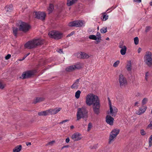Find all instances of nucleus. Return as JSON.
<instances>
[{
    "label": "nucleus",
    "mask_w": 152,
    "mask_h": 152,
    "mask_svg": "<svg viewBox=\"0 0 152 152\" xmlns=\"http://www.w3.org/2000/svg\"><path fill=\"white\" fill-rule=\"evenodd\" d=\"M148 100V99L146 98H144L142 101V104L143 105L145 104Z\"/></svg>",
    "instance_id": "473e14b6"
},
{
    "label": "nucleus",
    "mask_w": 152,
    "mask_h": 152,
    "mask_svg": "<svg viewBox=\"0 0 152 152\" xmlns=\"http://www.w3.org/2000/svg\"><path fill=\"white\" fill-rule=\"evenodd\" d=\"M7 12H11L13 10V6L12 4L7 5L5 7Z\"/></svg>",
    "instance_id": "6ab92c4d"
},
{
    "label": "nucleus",
    "mask_w": 152,
    "mask_h": 152,
    "mask_svg": "<svg viewBox=\"0 0 152 152\" xmlns=\"http://www.w3.org/2000/svg\"><path fill=\"white\" fill-rule=\"evenodd\" d=\"M69 121V120L68 119H66V120H63L61 121L59 123V124H63L65 122H68Z\"/></svg>",
    "instance_id": "c03bdc74"
},
{
    "label": "nucleus",
    "mask_w": 152,
    "mask_h": 152,
    "mask_svg": "<svg viewBox=\"0 0 152 152\" xmlns=\"http://www.w3.org/2000/svg\"><path fill=\"white\" fill-rule=\"evenodd\" d=\"M45 100V98L43 97H36V99L33 100L32 103L34 104H36L37 103L42 102Z\"/></svg>",
    "instance_id": "dca6fc26"
},
{
    "label": "nucleus",
    "mask_w": 152,
    "mask_h": 152,
    "mask_svg": "<svg viewBox=\"0 0 152 152\" xmlns=\"http://www.w3.org/2000/svg\"><path fill=\"white\" fill-rule=\"evenodd\" d=\"M77 57L80 59L88 58L89 56L84 52H81L80 53H77Z\"/></svg>",
    "instance_id": "4468645a"
},
{
    "label": "nucleus",
    "mask_w": 152,
    "mask_h": 152,
    "mask_svg": "<svg viewBox=\"0 0 152 152\" xmlns=\"http://www.w3.org/2000/svg\"><path fill=\"white\" fill-rule=\"evenodd\" d=\"M82 138V135L80 133L77 132L73 134L71 136V138L74 141L80 140Z\"/></svg>",
    "instance_id": "ddd939ff"
},
{
    "label": "nucleus",
    "mask_w": 152,
    "mask_h": 152,
    "mask_svg": "<svg viewBox=\"0 0 152 152\" xmlns=\"http://www.w3.org/2000/svg\"><path fill=\"white\" fill-rule=\"evenodd\" d=\"M134 43L135 45H137L139 43V39L138 37H136L134 39Z\"/></svg>",
    "instance_id": "2f4dec72"
},
{
    "label": "nucleus",
    "mask_w": 152,
    "mask_h": 152,
    "mask_svg": "<svg viewBox=\"0 0 152 152\" xmlns=\"http://www.w3.org/2000/svg\"><path fill=\"white\" fill-rule=\"evenodd\" d=\"M74 34V31H72L70 33L68 34V35H67V37H70L72 35Z\"/></svg>",
    "instance_id": "3c124183"
},
{
    "label": "nucleus",
    "mask_w": 152,
    "mask_h": 152,
    "mask_svg": "<svg viewBox=\"0 0 152 152\" xmlns=\"http://www.w3.org/2000/svg\"><path fill=\"white\" fill-rule=\"evenodd\" d=\"M134 1L138 3H140L141 2V0H134Z\"/></svg>",
    "instance_id": "603ef678"
},
{
    "label": "nucleus",
    "mask_w": 152,
    "mask_h": 152,
    "mask_svg": "<svg viewBox=\"0 0 152 152\" xmlns=\"http://www.w3.org/2000/svg\"><path fill=\"white\" fill-rule=\"evenodd\" d=\"M149 144L150 147L152 145V135L150 136L149 138Z\"/></svg>",
    "instance_id": "7c9ffc66"
},
{
    "label": "nucleus",
    "mask_w": 152,
    "mask_h": 152,
    "mask_svg": "<svg viewBox=\"0 0 152 152\" xmlns=\"http://www.w3.org/2000/svg\"><path fill=\"white\" fill-rule=\"evenodd\" d=\"M74 65L75 66V69H80L82 67L80 64H77Z\"/></svg>",
    "instance_id": "72a5a7b5"
},
{
    "label": "nucleus",
    "mask_w": 152,
    "mask_h": 152,
    "mask_svg": "<svg viewBox=\"0 0 152 152\" xmlns=\"http://www.w3.org/2000/svg\"><path fill=\"white\" fill-rule=\"evenodd\" d=\"M127 66L129 65V66H132V63L131 61H129L127 63Z\"/></svg>",
    "instance_id": "5fc2aeb1"
},
{
    "label": "nucleus",
    "mask_w": 152,
    "mask_h": 152,
    "mask_svg": "<svg viewBox=\"0 0 152 152\" xmlns=\"http://www.w3.org/2000/svg\"><path fill=\"white\" fill-rule=\"evenodd\" d=\"M69 147V146L68 145L64 146L62 147V149H63L65 148H68Z\"/></svg>",
    "instance_id": "0e129e2a"
},
{
    "label": "nucleus",
    "mask_w": 152,
    "mask_h": 152,
    "mask_svg": "<svg viewBox=\"0 0 152 152\" xmlns=\"http://www.w3.org/2000/svg\"><path fill=\"white\" fill-rule=\"evenodd\" d=\"M101 37H102L101 36L98 37H97V40L100 41V40H101Z\"/></svg>",
    "instance_id": "052dcab7"
},
{
    "label": "nucleus",
    "mask_w": 152,
    "mask_h": 152,
    "mask_svg": "<svg viewBox=\"0 0 152 152\" xmlns=\"http://www.w3.org/2000/svg\"><path fill=\"white\" fill-rule=\"evenodd\" d=\"M127 48L125 46H124L123 48H121L120 50V53L122 55H124L126 53Z\"/></svg>",
    "instance_id": "b1692460"
},
{
    "label": "nucleus",
    "mask_w": 152,
    "mask_h": 152,
    "mask_svg": "<svg viewBox=\"0 0 152 152\" xmlns=\"http://www.w3.org/2000/svg\"><path fill=\"white\" fill-rule=\"evenodd\" d=\"M119 63V61H117L114 63L113 65V66H114V67H117Z\"/></svg>",
    "instance_id": "4c0bfd02"
},
{
    "label": "nucleus",
    "mask_w": 152,
    "mask_h": 152,
    "mask_svg": "<svg viewBox=\"0 0 152 152\" xmlns=\"http://www.w3.org/2000/svg\"><path fill=\"white\" fill-rule=\"evenodd\" d=\"M78 87V85L76 84L75 83H74L71 86V88L72 89L77 88Z\"/></svg>",
    "instance_id": "c9c22d12"
},
{
    "label": "nucleus",
    "mask_w": 152,
    "mask_h": 152,
    "mask_svg": "<svg viewBox=\"0 0 152 152\" xmlns=\"http://www.w3.org/2000/svg\"><path fill=\"white\" fill-rule=\"evenodd\" d=\"M119 132V129H114L111 131L110 133L109 138V144H111L114 141Z\"/></svg>",
    "instance_id": "423d86ee"
},
{
    "label": "nucleus",
    "mask_w": 152,
    "mask_h": 152,
    "mask_svg": "<svg viewBox=\"0 0 152 152\" xmlns=\"http://www.w3.org/2000/svg\"><path fill=\"white\" fill-rule=\"evenodd\" d=\"M146 128L147 129L152 130V124H149L148 125Z\"/></svg>",
    "instance_id": "58836bf2"
},
{
    "label": "nucleus",
    "mask_w": 152,
    "mask_h": 152,
    "mask_svg": "<svg viewBox=\"0 0 152 152\" xmlns=\"http://www.w3.org/2000/svg\"><path fill=\"white\" fill-rule=\"evenodd\" d=\"M144 56V62L149 66L152 65V53L150 51H147Z\"/></svg>",
    "instance_id": "39448f33"
},
{
    "label": "nucleus",
    "mask_w": 152,
    "mask_h": 152,
    "mask_svg": "<svg viewBox=\"0 0 152 152\" xmlns=\"http://www.w3.org/2000/svg\"><path fill=\"white\" fill-rule=\"evenodd\" d=\"M114 118L110 115H107L106 118V121L107 124H113Z\"/></svg>",
    "instance_id": "f3484780"
},
{
    "label": "nucleus",
    "mask_w": 152,
    "mask_h": 152,
    "mask_svg": "<svg viewBox=\"0 0 152 152\" xmlns=\"http://www.w3.org/2000/svg\"><path fill=\"white\" fill-rule=\"evenodd\" d=\"M119 82L120 86L121 88L125 87L127 84V81L126 78L122 74H120L119 76Z\"/></svg>",
    "instance_id": "f8f14e48"
},
{
    "label": "nucleus",
    "mask_w": 152,
    "mask_h": 152,
    "mask_svg": "<svg viewBox=\"0 0 152 152\" xmlns=\"http://www.w3.org/2000/svg\"><path fill=\"white\" fill-rule=\"evenodd\" d=\"M92 124H88V131H89L91 129V128L92 127Z\"/></svg>",
    "instance_id": "a18cd8bd"
},
{
    "label": "nucleus",
    "mask_w": 152,
    "mask_h": 152,
    "mask_svg": "<svg viewBox=\"0 0 152 152\" xmlns=\"http://www.w3.org/2000/svg\"><path fill=\"white\" fill-rule=\"evenodd\" d=\"M4 87V85L1 83L0 82V88L1 89H3Z\"/></svg>",
    "instance_id": "de8ad7c7"
},
{
    "label": "nucleus",
    "mask_w": 152,
    "mask_h": 152,
    "mask_svg": "<svg viewBox=\"0 0 152 152\" xmlns=\"http://www.w3.org/2000/svg\"><path fill=\"white\" fill-rule=\"evenodd\" d=\"M44 40L40 38L34 39L26 42L24 47L28 49H32L40 46L44 43Z\"/></svg>",
    "instance_id": "f257e3e1"
},
{
    "label": "nucleus",
    "mask_w": 152,
    "mask_h": 152,
    "mask_svg": "<svg viewBox=\"0 0 152 152\" xmlns=\"http://www.w3.org/2000/svg\"><path fill=\"white\" fill-rule=\"evenodd\" d=\"M77 1L78 0H67L66 5L68 6H72L76 3Z\"/></svg>",
    "instance_id": "aec40b11"
},
{
    "label": "nucleus",
    "mask_w": 152,
    "mask_h": 152,
    "mask_svg": "<svg viewBox=\"0 0 152 152\" xmlns=\"http://www.w3.org/2000/svg\"><path fill=\"white\" fill-rule=\"evenodd\" d=\"M19 29L17 28L13 27L12 28L13 33L15 37H17L18 31Z\"/></svg>",
    "instance_id": "393cba45"
},
{
    "label": "nucleus",
    "mask_w": 152,
    "mask_h": 152,
    "mask_svg": "<svg viewBox=\"0 0 152 152\" xmlns=\"http://www.w3.org/2000/svg\"><path fill=\"white\" fill-rule=\"evenodd\" d=\"M22 149V145H19L16 146L13 149V152H20Z\"/></svg>",
    "instance_id": "4be33fe9"
},
{
    "label": "nucleus",
    "mask_w": 152,
    "mask_h": 152,
    "mask_svg": "<svg viewBox=\"0 0 152 152\" xmlns=\"http://www.w3.org/2000/svg\"><path fill=\"white\" fill-rule=\"evenodd\" d=\"M140 134H141L142 135H145V134L146 133L145 132V131L143 129H141L140 130Z\"/></svg>",
    "instance_id": "79ce46f5"
},
{
    "label": "nucleus",
    "mask_w": 152,
    "mask_h": 152,
    "mask_svg": "<svg viewBox=\"0 0 152 152\" xmlns=\"http://www.w3.org/2000/svg\"><path fill=\"white\" fill-rule=\"evenodd\" d=\"M48 110L49 111V114H50L52 115L56 114V113H55V112L54 109L53 110L50 109Z\"/></svg>",
    "instance_id": "c756f323"
},
{
    "label": "nucleus",
    "mask_w": 152,
    "mask_h": 152,
    "mask_svg": "<svg viewBox=\"0 0 152 152\" xmlns=\"http://www.w3.org/2000/svg\"><path fill=\"white\" fill-rule=\"evenodd\" d=\"M92 108L94 113L98 115L100 113V100L98 98L92 104Z\"/></svg>",
    "instance_id": "0eeeda50"
},
{
    "label": "nucleus",
    "mask_w": 152,
    "mask_h": 152,
    "mask_svg": "<svg viewBox=\"0 0 152 152\" xmlns=\"http://www.w3.org/2000/svg\"><path fill=\"white\" fill-rule=\"evenodd\" d=\"M48 35L50 37L57 40L61 39L63 37L62 33L55 30L50 32Z\"/></svg>",
    "instance_id": "20e7f679"
},
{
    "label": "nucleus",
    "mask_w": 152,
    "mask_h": 152,
    "mask_svg": "<svg viewBox=\"0 0 152 152\" xmlns=\"http://www.w3.org/2000/svg\"><path fill=\"white\" fill-rule=\"evenodd\" d=\"M107 31V27H103L102 28L100 29L101 32L102 33H106Z\"/></svg>",
    "instance_id": "c85d7f7f"
},
{
    "label": "nucleus",
    "mask_w": 152,
    "mask_h": 152,
    "mask_svg": "<svg viewBox=\"0 0 152 152\" xmlns=\"http://www.w3.org/2000/svg\"><path fill=\"white\" fill-rule=\"evenodd\" d=\"M98 97L93 94H90L86 97V103L87 105L91 106L96 99H98Z\"/></svg>",
    "instance_id": "7ed1b4c3"
},
{
    "label": "nucleus",
    "mask_w": 152,
    "mask_h": 152,
    "mask_svg": "<svg viewBox=\"0 0 152 152\" xmlns=\"http://www.w3.org/2000/svg\"><path fill=\"white\" fill-rule=\"evenodd\" d=\"M96 42H95V43L96 44H98L100 42V41L98 40H96Z\"/></svg>",
    "instance_id": "13d9d810"
},
{
    "label": "nucleus",
    "mask_w": 152,
    "mask_h": 152,
    "mask_svg": "<svg viewBox=\"0 0 152 152\" xmlns=\"http://www.w3.org/2000/svg\"><path fill=\"white\" fill-rule=\"evenodd\" d=\"M146 108L147 107L146 106L140 107L139 110L137 111L136 113L138 115H141L145 112Z\"/></svg>",
    "instance_id": "2eb2a0df"
},
{
    "label": "nucleus",
    "mask_w": 152,
    "mask_h": 152,
    "mask_svg": "<svg viewBox=\"0 0 152 152\" xmlns=\"http://www.w3.org/2000/svg\"><path fill=\"white\" fill-rule=\"evenodd\" d=\"M88 113L85 107L78 108L77 114V120H79L81 118H83L86 120L88 117Z\"/></svg>",
    "instance_id": "f03ea898"
},
{
    "label": "nucleus",
    "mask_w": 152,
    "mask_h": 152,
    "mask_svg": "<svg viewBox=\"0 0 152 152\" xmlns=\"http://www.w3.org/2000/svg\"><path fill=\"white\" fill-rule=\"evenodd\" d=\"M74 128V126L73 125H72L70 126V128L71 129H72Z\"/></svg>",
    "instance_id": "338daca9"
},
{
    "label": "nucleus",
    "mask_w": 152,
    "mask_h": 152,
    "mask_svg": "<svg viewBox=\"0 0 152 152\" xmlns=\"http://www.w3.org/2000/svg\"><path fill=\"white\" fill-rule=\"evenodd\" d=\"M70 141L69 138V137H67L66 139V143H68Z\"/></svg>",
    "instance_id": "864d4df0"
},
{
    "label": "nucleus",
    "mask_w": 152,
    "mask_h": 152,
    "mask_svg": "<svg viewBox=\"0 0 152 152\" xmlns=\"http://www.w3.org/2000/svg\"><path fill=\"white\" fill-rule=\"evenodd\" d=\"M34 75V73L31 70H27L24 72L20 78L23 79L31 78Z\"/></svg>",
    "instance_id": "1a4fd4ad"
},
{
    "label": "nucleus",
    "mask_w": 152,
    "mask_h": 152,
    "mask_svg": "<svg viewBox=\"0 0 152 152\" xmlns=\"http://www.w3.org/2000/svg\"><path fill=\"white\" fill-rule=\"evenodd\" d=\"M96 36L97 37L101 36L100 33L99 32H98L96 33Z\"/></svg>",
    "instance_id": "6e6d98bb"
},
{
    "label": "nucleus",
    "mask_w": 152,
    "mask_h": 152,
    "mask_svg": "<svg viewBox=\"0 0 152 152\" xmlns=\"http://www.w3.org/2000/svg\"><path fill=\"white\" fill-rule=\"evenodd\" d=\"M81 92L80 90H78L75 93V97L76 98L78 99L80 96Z\"/></svg>",
    "instance_id": "bb28decb"
},
{
    "label": "nucleus",
    "mask_w": 152,
    "mask_h": 152,
    "mask_svg": "<svg viewBox=\"0 0 152 152\" xmlns=\"http://www.w3.org/2000/svg\"><path fill=\"white\" fill-rule=\"evenodd\" d=\"M118 112L117 109L115 107L113 106V107H112V111H111V110H110V113L113 116H115L116 114Z\"/></svg>",
    "instance_id": "a211bd4d"
},
{
    "label": "nucleus",
    "mask_w": 152,
    "mask_h": 152,
    "mask_svg": "<svg viewBox=\"0 0 152 152\" xmlns=\"http://www.w3.org/2000/svg\"><path fill=\"white\" fill-rule=\"evenodd\" d=\"M58 52L59 53H63V50L62 49H60L58 51Z\"/></svg>",
    "instance_id": "4d7b16f0"
},
{
    "label": "nucleus",
    "mask_w": 152,
    "mask_h": 152,
    "mask_svg": "<svg viewBox=\"0 0 152 152\" xmlns=\"http://www.w3.org/2000/svg\"><path fill=\"white\" fill-rule=\"evenodd\" d=\"M11 57V55L10 54L7 55L5 57V58L6 60L9 59Z\"/></svg>",
    "instance_id": "49530a36"
},
{
    "label": "nucleus",
    "mask_w": 152,
    "mask_h": 152,
    "mask_svg": "<svg viewBox=\"0 0 152 152\" xmlns=\"http://www.w3.org/2000/svg\"><path fill=\"white\" fill-rule=\"evenodd\" d=\"M119 48H123V44H120V45L119 46Z\"/></svg>",
    "instance_id": "bf43d9fd"
},
{
    "label": "nucleus",
    "mask_w": 152,
    "mask_h": 152,
    "mask_svg": "<svg viewBox=\"0 0 152 152\" xmlns=\"http://www.w3.org/2000/svg\"><path fill=\"white\" fill-rule=\"evenodd\" d=\"M26 144L28 146V145H31V143L30 142H27L26 143Z\"/></svg>",
    "instance_id": "680f3d73"
},
{
    "label": "nucleus",
    "mask_w": 152,
    "mask_h": 152,
    "mask_svg": "<svg viewBox=\"0 0 152 152\" xmlns=\"http://www.w3.org/2000/svg\"><path fill=\"white\" fill-rule=\"evenodd\" d=\"M54 9L53 5L52 4H49V6L48 8V10L49 11V13L50 14L51 13Z\"/></svg>",
    "instance_id": "a878e982"
},
{
    "label": "nucleus",
    "mask_w": 152,
    "mask_h": 152,
    "mask_svg": "<svg viewBox=\"0 0 152 152\" xmlns=\"http://www.w3.org/2000/svg\"><path fill=\"white\" fill-rule=\"evenodd\" d=\"M31 28V26L26 23L22 22L19 25V30L24 32L28 31Z\"/></svg>",
    "instance_id": "6e6552de"
},
{
    "label": "nucleus",
    "mask_w": 152,
    "mask_h": 152,
    "mask_svg": "<svg viewBox=\"0 0 152 152\" xmlns=\"http://www.w3.org/2000/svg\"><path fill=\"white\" fill-rule=\"evenodd\" d=\"M150 28H151V27L150 26H146V27L145 32L146 33H147V32H148V31H150Z\"/></svg>",
    "instance_id": "37998d69"
},
{
    "label": "nucleus",
    "mask_w": 152,
    "mask_h": 152,
    "mask_svg": "<svg viewBox=\"0 0 152 152\" xmlns=\"http://www.w3.org/2000/svg\"><path fill=\"white\" fill-rule=\"evenodd\" d=\"M34 15H35L36 18L40 19L42 20H45L46 16V14L45 12L40 11L34 12Z\"/></svg>",
    "instance_id": "9d476101"
},
{
    "label": "nucleus",
    "mask_w": 152,
    "mask_h": 152,
    "mask_svg": "<svg viewBox=\"0 0 152 152\" xmlns=\"http://www.w3.org/2000/svg\"><path fill=\"white\" fill-rule=\"evenodd\" d=\"M89 38L94 40H96L97 39L96 36L94 35H90L89 36Z\"/></svg>",
    "instance_id": "cd10ccee"
},
{
    "label": "nucleus",
    "mask_w": 152,
    "mask_h": 152,
    "mask_svg": "<svg viewBox=\"0 0 152 152\" xmlns=\"http://www.w3.org/2000/svg\"><path fill=\"white\" fill-rule=\"evenodd\" d=\"M30 53H29L27 54H25L24 55L23 58L22 59H20L19 61H22L23 60H24L28 55H29L30 54Z\"/></svg>",
    "instance_id": "e433bc0d"
},
{
    "label": "nucleus",
    "mask_w": 152,
    "mask_h": 152,
    "mask_svg": "<svg viewBox=\"0 0 152 152\" xmlns=\"http://www.w3.org/2000/svg\"><path fill=\"white\" fill-rule=\"evenodd\" d=\"M38 115L39 116H46L49 115V111L48 110L38 112Z\"/></svg>",
    "instance_id": "412c9836"
},
{
    "label": "nucleus",
    "mask_w": 152,
    "mask_h": 152,
    "mask_svg": "<svg viewBox=\"0 0 152 152\" xmlns=\"http://www.w3.org/2000/svg\"><path fill=\"white\" fill-rule=\"evenodd\" d=\"M141 48H139L138 50V53H139L140 52Z\"/></svg>",
    "instance_id": "e2e57ef3"
},
{
    "label": "nucleus",
    "mask_w": 152,
    "mask_h": 152,
    "mask_svg": "<svg viewBox=\"0 0 152 152\" xmlns=\"http://www.w3.org/2000/svg\"><path fill=\"white\" fill-rule=\"evenodd\" d=\"M54 109L55 112V113H56V114L61 110V108H56Z\"/></svg>",
    "instance_id": "ea45409f"
},
{
    "label": "nucleus",
    "mask_w": 152,
    "mask_h": 152,
    "mask_svg": "<svg viewBox=\"0 0 152 152\" xmlns=\"http://www.w3.org/2000/svg\"><path fill=\"white\" fill-rule=\"evenodd\" d=\"M126 69L128 71H131L132 70V66H126Z\"/></svg>",
    "instance_id": "09e8293b"
},
{
    "label": "nucleus",
    "mask_w": 152,
    "mask_h": 152,
    "mask_svg": "<svg viewBox=\"0 0 152 152\" xmlns=\"http://www.w3.org/2000/svg\"><path fill=\"white\" fill-rule=\"evenodd\" d=\"M108 18V16L107 15H103V19L102 20L103 21H105L107 20Z\"/></svg>",
    "instance_id": "f704fd0d"
},
{
    "label": "nucleus",
    "mask_w": 152,
    "mask_h": 152,
    "mask_svg": "<svg viewBox=\"0 0 152 152\" xmlns=\"http://www.w3.org/2000/svg\"><path fill=\"white\" fill-rule=\"evenodd\" d=\"M83 24V21L82 20H75L69 23L68 25L70 27H81Z\"/></svg>",
    "instance_id": "9b49d317"
},
{
    "label": "nucleus",
    "mask_w": 152,
    "mask_h": 152,
    "mask_svg": "<svg viewBox=\"0 0 152 152\" xmlns=\"http://www.w3.org/2000/svg\"><path fill=\"white\" fill-rule=\"evenodd\" d=\"M54 142H55L54 141H52L48 143V145H52L53 143H54Z\"/></svg>",
    "instance_id": "8fccbe9b"
},
{
    "label": "nucleus",
    "mask_w": 152,
    "mask_h": 152,
    "mask_svg": "<svg viewBox=\"0 0 152 152\" xmlns=\"http://www.w3.org/2000/svg\"><path fill=\"white\" fill-rule=\"evenodd\" d=\"M75 69V66L74 65L66 67V71L71 72L73 71Z\"/></svg>",
    "instance_id": "5701e85b"
},
{
    "label": "nucleus",
    "mask_w": 152,
    "mask_h": 152,
    "mask_svg": "<svg viewBox=\"0 0 152 152\" xmlns=\"http://www.w3.org/2000/svg\"><path fill=\"white\" fill-rule=\"evenodd\" d=\"M80 78H79V79H77L75 81L76 82L78 83L79 81L80 80Z\"/></svg>",
    "instance_id": "69168bd1"
},
{
    "label": "nucleus",
    "mask_w": 152,
    "mask_h": 152,
    "mask_svg": "<svg viewBox=\"0 0 152 152\" xmlns=\"http://www.w3.org/2000/svg\"><path fill=\"white\" fill-rule=\"evenodd\" d=\"M108 102H109V105L110 110L111 111H112V104H111V100H109L108 101Z\"/></svg>",
    "instance_id": "a19ab883"
},
{
    "label": "nucleus",
    "mask_w": 152,
    "mask_h": 152,
    "mask_svg": "<svg viewBox=\"0 0 152 152\" xmlns=\"http://www.w3.org/2000/svg\"><path fill=\"white\" fill-rule=\"evenodd\" d=\"M138 104V102H135L134 104V106H137V105Z\"/></svg>",
    "instance_id": "774afa93"
}]
</instances>
